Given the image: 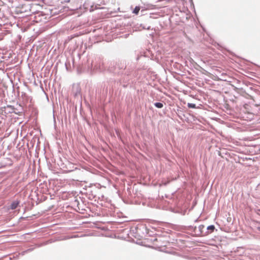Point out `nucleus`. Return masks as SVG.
Masks as SVG:
<instances>
[{
    "label": "nucleus",
    "mask_w": 260,
    "mask_h": 260,
    "mask_svg": "<svg viewBox=\"0 0 260 260\" xmlns=\"http://www.w3.org/2000/svg\"><path fill=\"white\" fill-rule=\"evenodd\" d=\"M19 203V202L18 201L13 202L11 205V209L12 210L15 209L17 207Z\"/></svg>",
    "instance_id": "obj_1"
},
{
    "label": "nucleus",
    "mask_w": 260,
    "mask_h": 260,
    "mask_svg": "<svg viewBox=\"0 0 260 260\" xmlns=\"http://www.w3.org/2000/svg\"><path fill=\"white\" fill-rule=\"evenodd\" d=\"M154 105L158 108H161L163 107V104L161 103H155Z\"/></svg>",
    "instance_id": "obj_2"
},
{
    "label": "nucleus",
    "mask_w": 260,
    "mask_h": 260,
    "mask_svg": "<svg viewBox=\"0 0 260 260\" xmlns=\"http://www.w3.org/2000/svg\"><path fill=\"white\" fill-rule=\"evenodd\" d=\"M140 10V8L139 7H136L134 9V11H133V13H135V14H138L139 11Z\"/></svg>",
    "instance_id": "obj_3"
},
{
    "label": "nucleus",
    "mask_w": 260,
    "mask_h": 260,
    "mask_svg": "<svg viewBox=\"0 0 260 260\" xmlns=\"http://www.w3.org/2000/svg\"><path fill=\"white\" fill-rule=\"evenodd\" d=\"M188 107L189 108H196V106L194 104L192 103H188L187 104Z\"/></svg>",
    "instance_id": "obj_4"
},
{
    "label": "nucleus",
    "mask_w": 260,
    "mask_h": 260,
    "mask_svg": "<svg viewBox=\"0 0 260 260\" xmlns=\"http://www.w3.org/2000/svg\"><path fill=\"white\" fill-rule=\"evenodd\" d=\"M208 230H213L214 229V225H210L207 228Z\"/></svg>",
    "instance_id": "obj_5"
},
{
    "label": "nucleus",
    "mask_w": 260,
    "mask_h": 260,
    "mask_svg": "<svg viewBox=\"0 0 260 260\" xmlns=\"http://www.w3.org/2000/svg\"><path fill=\"white\" fill-rule=\"evenodd\" d=\"M255 228L258 231H260V226L259 225L255 226Z\"/></svg>",
    "instance_id": "obj_6"
}]
</instances>
